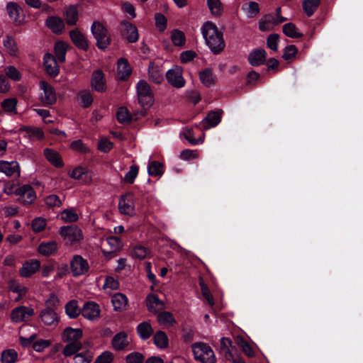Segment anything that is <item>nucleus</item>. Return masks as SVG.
<instances>
[{
    "instance_id": "1",
    "label": "nucleus",
    "mask_w": 363,
    "mask_h": 363,
    "mask_svg": "<svg viewBox=\"0 0 363 363\" xmlns=\"http://www.w3.org/2000/svg\"><path fill=\"white\" fill-rule=\"evenodd\" d=\"M201 31L206 44L213 54H219L224 50L225 44L223 33L214 23L205 22L201 26Z\"/></svg>"
},
{
    "instance_id": "2",
    "label": "nucleus",
    "mask_w": 363,
    "mask_h": 363,
    "mask_svg": "<svg viewBox=\"0 0 363 363\" xmlns=\"http://www.w3.org/2000/svg\"><path fill=\"white\" fill-rule=\"evenodd\" d=\"M91 32L96 40V45L101 50H105L111 44V38L106 26L95 21L91 26Z\"/></svg>"
},
{
    "instance_id": "3",
    "label": "nucleus",
    "mask_w": 363,
    "mask_h": 363,
    "mask_svg": "<svg viewBox=\"0 0 363 363\" xmlns=\"http://www.w3.org/2000/svg\"><path fill=\"white\" fill-rule=\"evenodd\" d=\"M194 358L202 363H216V359L211 347L203 342L195 343L192 345Z\"/></svg>"
},
{
    "instance_id": "4",
    "label": "nucleus",
    "mask_w": 363,
    "mask_h": 363,
    "mask_svg": "<svg viewBox=\"0 0 363 363\" xmlns=\"http://www.w3.org/2000/svg\"><path fill=\"white\" fill-rule=\"evenodd\" d=\"M137 93L139 103L144 108H150L153 102V94L150 85L144 80L138 82L137 84Z\"/></svg>"
},
{
    "instance_id": "5",
    "label": "nucleus",
    "mask_w": 363,
    "mask_h": 363,
    "mask_svg": "<svg viewBox=\"0 0 363 363\" xmlns=\"http://www.w3.org/2000/svg\"><path fill=\"white\" fill-rule=\"evenodd\" d=\"M60 233L65 242L69 245H74L83 238L81 229L76 225L62 227Z\"/></svg>"
},
{
    "instance_id": "6",
    "label": "nucleus",
    "mask_w": 363,
    "mask_h": 363,
    "mask_svg": "<svg viewBox=\"0 0 363 363\" xmlns=\"http://www.w3.org/2000/svg\"><path fill=\"white\" fill-rule=\"evenodd\" d=\"M118 210L121 214L133 216L135 214L134 196L131 193L122 195L118 201Z\"/></svg>"
},
{
    "instance_id": "7",
    "label": "nucleus",
    "mask_w": 363,
    "mask_h": 363,
    "mask_svg": "<svg viewBox=\"0 0 363 363\" xmlns=\"http://www.w3.org/2000/svg\"><path fill=\"white\" fill-rule=\"evenodd\" d=\"M40 90L43 94L40 96V100L44 106H50L54 104L57 101L56 93L54 88L48 82L40 81L39 82Z\"/></svg>"
},
{
    "instance_id": "8",
    "label": "nucleus",
    "mask_w": 363,
    "mask_h": 363,
    "mask_svg": "<svg viewBox=\"0 0 363 363\" xmlns=\"http://www.w3.org/2000/svg\"><path fill=\"white\" fill-rule=\"evenodd\" d=\"M0 173L8 177L18 178L21 176V167L16 160H0Z\"/></svg>"
},
{
    "instance_id": "9",
    "label": "nucleus",
    "mask_w": 363,
    "mask_h": 363,
    "mask_svg": "<svg viewBox=\"0 0 363 363\" xmlns=\"http://www.w3.org/2000/svg\"><path fill=\"white\" fill-rule=\"evenodd\" d=\"M70 267L73 275L77 277L86 274L89 265L82 256L74 255L70 262Z\"/></svg>"
},
{
    "instance_id": "10",
    "label": "nucleus",
    "mask_w": 363,
    "mask_h": 363,
    "mask_svg": "<svg viewBox=\"0 0 363 363\" xmlns=\"http://www.w3.org/2000/svg\"><path fill=\"white\" fill-rule=\"evenodd\" d=\"M34 314V310L30 307L18 306L12 310L11 319L14 323L26 321Z\"/></svg>"
},
{
    "instance_id": "11",
    "label": "nucleus",
    "mask_w": 363,
    "mask_h": 363,
    "mask_svg": "<svg viewBox=\"0 0 363 363\" xmlns=\"http://www.w3.org/2000/svg\"><path fill=\"white\" fill-rule=\"evenodd\" d=\"M17 196H18V200L23 204H30L36 199L35 191L29 184L18 186Z\"/></svg>"
},
{
    "instance_id": "12",
    "label": "nucleus",
    "mask_w": 363,
    "mask_h": 363,
    "mask_svg": "<svg viewBox=\"0 0 363 363\" xmlns=\"http://www.w3.org/2000/svg\"><path fill=\"white\" fill-rule=\"evenodd\" d=\"M166 78L168 82L177 88H182L185 84V80L182 77V69L175 67L167 72Z\"/></svg>"
},
{
    "instance_id": "13",
    "label": "nucleus",
    "mask_w": 363,
    "mask_h": 363,
    "mask_svg": "<svg viewBox=\"0 0 363 363\" xmlns=\"http://www.w3.org/2000/svg\"><path fill=\"white\" fill-rule=\"evenodd\" d=\"M120 29L122 35L129 43H135L138 41L139 35L135 26L128 21H123L121 23Z\"/></svg>"
},
{
    "instance_id": "14",
    "label": "nucleus",
    "mask_w": 363,
    "mask_h": 363,
    "mask_svg": "<svg viewBox=\"0 0 363 363\" xmlns=\"http://www.w3.org/2000/svg\"><path fill=\"white\" fill-rule=\"evenodd\" d=\"M82 314L89 320H97L100 317L99 306L93 301L86 302L82 309Z\"/></svg>"
},
{
    "instance_id": "15",
    "label": "nucleus",
    "mask_w": 363,
    "mask_h": 363,
    "mask_svg": "<svg viewBox=\"0 0 363 363\" xmlns=\"http://www.w3.org/2000/svg\"><path fill=\"white\" fill-rule=\"evenodd\" d=\"M91 86L93 90L104 92L106 89L104 74L100 69L95 70L91 75Z\"/></svg>"
},
{
    "instance_id": "16",
    "label": "nucleus",
    "mask_w": 363,
    "mask_h": 363,
    "mask_svg": "<svg viewBox=\"0 0 363 363\" xmlns=\"http://www.w3.org/2000/svg\"><path fill=\"white\" fill-rule=\"evenodd\" d=\"M83 332L80 328L68 327L62 333V340L65 342H81Z\"/></svg>"
},
{
    "instance_id": "17",
    "label": "nucleus",
    "mask_w": 363,
    "mask_h": 363,
    "mask_svg": "<svg viewBox=\"0 0 363 363\" xmlns=\"http://www.w3.org/2000/svg\"><path fill=\"white\" fill-rule=\"evenodd\" d=\"M43 64L46 70V72L51 77H56L60 72V67L54 57L50 53H46L43 57Z\"/></svg>"
},
{
    "instance_id": "18",
    "label": "nucleus",
    "mask_w": 363,
    "mask_h": 363,
    "mask_svg": "<svg viewBox=\"0 0 363 363\" xmlns=\"http://www.w3.org/2000/svg\"><path fill=\"white\" fill-rule=\"evenodd\" d=\"M223 111H211L205 118L201 121V125L203 129L208 130L218 125L221 120Z\"/></svg>"
},
{
    "instance_id": "19",
    "label": "nucleus",
    "mask_w": 363,
    "mask_h": 363,
    "mask_svg": "<svg viewBox=\"0 0 363 363\" xmlns=\"http://www.w3.org/2000/svg\"><path fill=\"white\" fill-rule=\"evenodd\" d=\"M267 60V52L263 49H255L248 56V61L252 66H260L265 63Z\"/></svg>"
},
{
    "instance_id": "20",
    "label": "nucleus",
    "mask_w": 363,
    "mask_h": 363,
    "mask_svg": "<svg viewBox=\"0 0 363 363\" xmlns=\"http://www.w3.org/2000/svg\"><path fill=\"white\" fill-rule=\"evenodd\" d=\"M40 317L42 322L47 325H55L59 321L57 314L50 307L42 310Z\"/></svg>"
},
{
    "instance_id": "21",
    "label": "nucleus",
    "mask_w": 363,
    "mask_h": 363,
    "mask_svg": "<svg viewBox=\"0 0 363 363\" xmlns=\"http://www.w3.org/2000/svg\"><path fill=\"white\" fill-rule=\"evenodd\" d=\"M146 305L150 312L157 313L164 308V303L157 296L150 294L146 297Z\"/></svg>"
},
{
    "instance_id": "22",
    "label": "nucleus",
    "mask_w": 363,
    "mask_h": 363,
    "mask_svg": "<svg viewBox=\"0 0 363 363\" xmlns=\"http://www.w3.org/2000/svg\"><path fill=\"white\" fill-rule=\"evenodd\" d=\"M40 266V262L36 259L26 262L19 269V274L23 277H29L39 269Z\"/></svg>"
},
{
    "instance_id": "23",
    "label": "nucleus",
    "mask_w": 363,
    "mask_h": 363,
    "mask_svg": "<svg viewBox=\"0 0 363 363\" xmlns=\"http://www.w3.org/2000/svg\"><path fill=\"white\" fill-rule=\"evenodd\" d=\"M164 70L161 67L155 62H150L148 69V75L150 79L156 83L160 84L163 80Z\"/></svg>"
},
{
    "instance_id": "24",
    "label": "nucleus",
    "mask_w": 363,
    "mask_h": 363,
    "mask_svg": "<svg viewBox=\"0 0 363 363\" xmlns=\"http://www.w3.org/2000/svg\"><path fill=\"white\" fill-rule=\"evenodd\" d=\"M130 342V338L125 332L117 333L112 339L111 344L113 347L116 350H124Z\"/></svg>"
},
{
    "instance_id": "25",
    "label": "nucleus",
    "mask_w": 363,
    "mask_h": 363,
    "mask_svg": "<svg viewBox=\"0 0 363 363\" xmlns=\"http://www.w3.org/2000/svg\"><path fill=\"white\" fill-rule=\"evenodd\" d=\"M69 36L72 43L79 48L86 50L89 48L88 42L85 36L77 29L69 32Z\"/></svg>"
},
{
    "instance_id": "26",
    "label": "nucleus",
    "mask_w": 363,
    "mask_h": 363,
    "mask_svg": "<svg viewBox=\"0 0 363 363\" xmlns=\"http://www.w3.org/2000/svg\"><path fill=\"white\" fill-rule=\"evenodd\" d=\"M46 26L55 34H60L65 30V23L62 18L57 16L49 17L46 20Z\"/></svg>"
},
{
    "instance_id": "27",
    "label": "nucleus",
    "mask_w": 363,
    "mask_h": 363,
    "mask_svg": "<svg viewBox=\"0 0 363 363\" xmlns=\"http://www.w3.org/2000/svg\"><path fill=\"white\" fill-rule=\"evenodd\" d=\"M71 178L82 181L84 184H89L91 181V176L89 172L82 167H77L74 169L70 173Z\"/></svg>"
},
{
    "instance_id": "28",
    "label": "nucleus",
    "mask_w": 363,
    "mask_h": 363,
    "mask_svg": "<svg viewBox=\"0 0 363 363\" xmlns=\"http://www.w3.org/2000/svg\"><path fill=\"white\" fill-rule=\"evenodd\" d=\"M111 302L115 311H122L126 308L128 299L125 294L116 293L112 296Z\"/></svg>"
},
{
    "instance_id": "29",
    "label": "nucleus",
    "mask_w": 363,
    "mask_h": 363,
    "mask_svg": "<svg viewBox=\"0 0 363 363\" xmlns=\"http://www.w3.org/2000/svg\"><path fill=\"white\" fill-rule=\"evenodd\" d=\"M44 155L48 161L55 167H61L63 166V162L59 153L50 148L44 150Z\"/></svg>"
},
{
    "instance_id": "30",
    "label": "nucleus",
    "mask_w": 363,
    "mask_h": 363,
    "mask_svg": "<svg viewBox=\"0 0 363 363\" xmlns=\"http://www.w3.org/2000/svg\"><path fill=\"white\" fill-rule=\"evenodd\" d=\"M65 16L67 23L69 26H74L79 18L78 11L75 6H69L65 11Z\"/></svg>"
},
{
    "instance_id": "31",
    "label": "nucleus",
    "mask_w": 363,
    "mask_h": 363,
    "mask_svg": "<svg viewBox=\"0 0 363 363\" xmlns=\"http://www.w3.org/2000/svg\"><path fill=\"white\" fill-rule=\"evenodd\" d=\"M57 250V244L55 241L42 242L38 247L39 253L45 256H49Z\"/></svg>"
},
{
    "instance_id": "32",
    "label": "nucleus",
    "mask_w": 363,
    "mask_h": 363,
    "mask_svg": "<svg viewBox=\"0 0 363 363\" xmlns=\"http://www.w3.org/2000/svg\"><path fill=\"white\" fill-rule=\"evenodd\" d=\"M206 3L212 16L219 17L223 14V6L220 0H206Z\"/></svg>"
},
{
    "instance_id": "33",
    "label": "nucleus",
    "mask_w": 363,
    "mask_h": 363,
    "mask_svg": "<svg viewBox=\"0 0 363 363\" xmlns=\"http://www.w3.org/2000/svg\"><path fill=\"white\" fill-rule=\"evenodd\" d=\"M131 73V68L127 60L121 58L118 61V75L123 79Z\"/></svg>"
},
{
    "instance_id": "34",
    "label": "nucleus",
    "mask_w": 363,
    "mask_h": 363,
    "mask_svg": "<svg viewBox=\"0 0 363 363\" xmlns=\"http://www.w3.org/2000/svg\"><path fill=\"white\" fill-rule=\"evenodd\" d=\"M65 312L70 318H75L82 313V309L76 300H71L65 305Z\"/></svg>"
},
{
    "instance_id": "35",
    "label": "nucleus",
    "mask_w": 363,
    "mask_h": 363,
    "mask_svg": "<svg viewBox=\"0 0 363 363\" xmlns=\"http://www.w3.org/2000/svg\"><path fill=\"white\" fill-rule=\"evenodd\" d=\"M320 4V0H303V10L308 16H311Z\"/></svg>"
},
{
    "instance_id": "36",
    "label": "nucleus",
    "mask_w": 363,
    "mask_h": 363,
    "mask_svg": "<svg viewBox=\"0 0 363 363\" xmlns=\"http://www.w3.org/2000/svg\"><path fill=\"white\" fill-rule=\"evenodd\" d=\"M7 12L9 15V17L16 22L21 21V14L22 13L21 9L20 6L13 2H9L6 6Z\"/></svg>"
},
{
    "instance_id": "37",
    "label": "nucleus",
    "mask_w": 363,
    "mask_h": 363,
    "mask_svg": "<svg viewBox=\"0 0 363 363\" xmlns=\"http://www.w3.org/2000/svg\"><path fill=\"white\" fill-rule=\"evenodd\" d=\"M9 288L12 292L18 294V296L15 298L16 301H18L28 291L26 287L21 286L15 280H11L9 282Z\"/></svg>"
},
{
    "instance_id": "38",
    "label": "nucleus",
    "mask_w": 363,
    "mask_h": 363,
    "mask_svg": "<svg viewBox=\"0 0 363 363\" xmlns=\"http://www.w3.org/2000/svg\"><path fill=\"white\" fill-rule=\"evenodd\" d=\"M137 332L141 339L147 340L152 335L153 330L150 323L143 322L138 325Z\"/></svg>"
},
{
    "instance_id": "39",
    "label": "nucleus",
    "mask_w": 363,
    "mask_h": 363,
    "mask_svg": "<svg viewBox=\"0 0 363 363\" xmlns=\"http://www.w3.org/2000/svg\"><path fill=\"white\" fill-rule=\"evenodd\" d=\"M171 40L174 46L183 47L186 43V36L183 31L174 29L171 33Z\"/></svg>"
},
{
    "instance_id": "40",
    "label": "nucleus",
    "mask_w": 363,
    "mask_h": 363,
    "mask_svg": "<svg viewBox=\"0 0 363 363\" xmlns=\"http://www.w3.org/2000/svg\"><path fill=\"white\" fill-rule=\"evenodd\" d=\"M182 135L184 138L189 141V143L194 145L203 143L204 141V133H203L198 139H196L194 137L193 128H186L184 129Z\"/></svg>"
},
{
    "instance_id": "41",
    "label": "nucleus",
    "mask_w": 363,
    "mask_h": 363,
    "mask_svg": "<svg viewBox=\"0 0 363 363\" xmlns=\"http://www.w3.org/2000/svg\"><path fill=\"white\" fill-rule=\"evenodd\" d=\"M242 9L245 13L247 18H250L255 17L259 12V4L255 1H250L249 4L244 5Z\"/></svg>"
},
{
    "instance_id": "42",
    "label": "nucleus",
    "mask_w": 363,
    "mask_h": 363,
    "mask_svg": "<svg viewBox=\"0 0 363 363\" xmlns=\"http://www.w3.org/2000/svg\"><path fill=\"white\" fill-rule=\"evenodd\" d=\"M157 321L160 324L166 326H172L175 323L173 315L168 311H163L157 315Z\"/></svg>"
},
{
    "instance_id": "43",
    "label": "nucleus",
    "mask_w": 363,
    "mask_h": 363,
    "mask_svg": "<svg viewBox=\"0 0 363 363\" xmlns=\"http://www.w3.org/2000/svg\"><path fill=\"white\" fill-rule=\"evenodd\" d=\"M284 33L292 38H299L303 36V34L298 31L296 26L292 23H288L283 26Z\"/></svg>"
},
{
    "instance_id": "44",
    "label": "nucleus",
    "mask_w": 363,
    "mask_h": 363,
    "mask_svg": "<svg viewBox=\"0 0 363 363\" xmlns=\"http://www.w3.org/2000/svg\"><path fill=\"white\" fill-rule=\"evenodd\" d=\"M199 77L202 84L206 86H211L215 84V78L212 71L206 69L199 73Z\"/></svg>"
},
{
    "instance_id": "45",
    "label": "nucleus",
    "mask_w": 363,
    "mask_h": 363,
    "mask_svg": "<svg viewBox=\"0 0 363 363\" xmlns=\"http://www.w3.org/2000/svg\"><path fill=\"white\" fill-rule=\"evenodd\" d=\"M17 101L14 99H7L1 102V107L4 112L9 114H16Z\"/></svg>"
},
{
    "instance_id": "46",
    "label": "nucleus",
    "mask_w": 363,
    "mask_h": 363,
    "mask_svg": "<svg viewBox=\"0 0 363 363\" xmlns=\"http://www.w3.org/2000/svg\"><path fill=\"white\" fill-rule=\"evenodd\" d=\"M82 347V342H67L62 350V354L65 357H69L77 353Z\"/></svg>"
},
{
    "instance_id": "47",
    "label": "nucleus",
    "mask_w": 363,
    "mask_h": 363,
    "mask_svg": "<svg viewBox=\"0 0 363 363\" xmlns=\"http://www.w3.org/2000/svg\"><path fill=\"white\" fill-rule=\"evenodd\" d=\"M220 346L225 359L230 360L233 358V353L230 351L232 341L228 337H222L220 339Z\"/></svg>"
},
{
    "instance_id": "48",
    "label": "nucleus",
    "mask_w": 363,
    "mask_h": 363,
    "mask_svg": "<svg viewBox=\"0 0 363 363\" xmlns=\"http://www.w3.org/2000/svg\"><path fill=\"white\" fill-rule=\"evenodd\" d=\"M60 218L62 220L67 223L76 222L79 219L78 214L72 209H65L60 213Z\"/></svg>"
},
{
    "instance_id": "49",
    "label": "nucleus",
    "mask_w": 363,
    "mask_h": 363,
    "mask_svg": "<svg viewBox=\"0 0 363 363\" xmlns=\"http://www.w3.org/2000/svg\"><path fill=\"white\" fill-rule=\"evenodd\" d=\"M67 45L62 42H57L55 45V54L60 62H65Z\"/></svg>"
},
{
    "instance_id": "50",
    "label": "nucleus",
    "mask_w": 363,
    "mask_h": 363,
    "mask_svg": "<svg viewBox=\"0 0 363 363\" xmlns=\"http://www.w3.org/2000/svg\"><path fill=\"white\" fill-rule=\"evenodd\" d=\"M3 44L6 51L12 56H16L18 48L13 39L6 36L3 40Z\"/></svg>"
},
{
    "instance_id": "51",
    "label": "nucleus",
    "mask_w": 363,
    "mask_h": 363,
    "mask_svg": "<svg viewBox=\"0 0 363 363\" xmlns=\"http://www.w3.org/2000/svg\"><path fill=\"white\" fill-rule=\"evenodd\" d=\"M150 252V251L148 248L142 245H136L133 249L132 256L134 258L143 259L147 257Z\"/></svg>"
},
{
    "instance_id": "52",
    "label": "nucleus",
    "mask_w": 363,
    "mask_h": 363,
    "mask_svg": "<svg viewBox=\"0 0 363 363\" xmlns=\"http://www.w3.org/2000/svg\"><path fill=\"white\" fill-rule=\"evenodd\" d=\"M17 359V352L13 350H6L2 352L1 363H14Z\"/></svg>"
},
{
    "instance_id": "53",
    "label": "nucleus",
    "mask_w": 363,
    "mask_h": 363,
    "mask_svg": "<svg viewBox=\"0 0 363 363\" xmlns=\"http://www.w3.org/2000/svg\"><path fill=\"white\" fill-rule=\"evenodd\" d=\"M154 342L160 348H165L168 345V338L162 331H157L154 336Z\"/></svg>"
},
{
    "instance_id": "54",
    "label": "nucleus",
    "mask_w": 363,
    "mask_h": 363,
    "mask_svg": "<svg viewBox=\"0 0 363 363\" xmlns=\"http://www.w3.org/2000/svg\"><path fill=\"white\" fill-rule=\"evenodd\" d=\"M44 201L46 206L50 208L60 207L62 204V200L56 194L47 196Z\"/></svg>"
},
{
    "instance_id": "55",
    "label": "nucleus",
    "mask_w": 363,
    "mask_h": 363,
    "mask_svg": "<svg viewBox=\"0 0 363 363\" xmlns=\"http://www.w3.org/2000/svg\"><path fill=\"white\" fill-rule=\"evenodd\" d=\"M138 171L139 168L137 165H131L128 172L125 174L123 181L128 184H133L138 174Z\"/></svg>"
},
{
    "instance_id": "56",
    "label": "nucleus",
    "mask_w": 363,
    "mask_h": 363,
    "mask_svg": "<svg viewBox=\"0 0 363 363\" xmlns=\"http://www.w3.org/2000/svg\"><path fill=\"white\" fill-rule=\"evenodd\" d=\"M117 119L121 123H128L131 120V116L128 110L125 107H121L117 111Z\"/></svg>"
},
{
    "instance_id": "57",
    "label": "nucleus",
    "mask_w": 363,
    "mask_h": 363,
    "mask_svg": "<svg viewBox=\"0 0 363 363\" xmlns=\"http://www.w3.org/2000/svg\"><path fill=\"white\" fill-rule=\"evenodd\" d=\"M80 104L84 108L90 106L93 102V98L91 93L88 91H83L79 93Z\"/></svg>"
},
{
    "instance_id": "58",
    "label": "nucleus",
    "mask_w": 363,
    "mask_h": 363,
    "mask_svg": "<svg viewBox=\"0 0 363 363\" xmlns=\"http://www.w3.org/2000/svg\"><path fill=\"white\" fill-rule=\"evenodd\" d=\"M199 285L201 286V290L203 296L205 298V299L206 300V301L208 302V303L210 306H213L214 305L213 297L211 293L210 292L208 286L204 284V282L203 281L202 279H200Z\"/></svg>"
},
{
    "instance_id": "59",
    "label": "nucleus",
    "mask_w": 363,
    "mask_h": 363,
    "mask_svg": "<svg viewBox=\"0 0 363 363\" xmlns=\"http://www.w3.org/2000/svg\"><path fill=\"white\" fill-rule=\"evenodd\" d=\"M162 167L161 163L153 161L147 167V172L150 175L159 176L162 173Z\"/></svg>"
},
{
    "instance_id": "60",
    "label": "nucleus",
    "mask_w": 363,
    "mask_h": 363,
    "mask_svg": "<svg viewBox=\"0 0 363 363\" xmlns=\"http://www.w3.org/2000/svg\"><path fill=\"white\" fill-rule=\"evenodd\" d=\"M199 157L198 151L194 150H184L180 152L179 157L182 160L189 161Z\"/></svg>"
},
{
    "instance_id": "61",
    "label": "nucleus",
    "mask_w": 363,
    "mask_h": 363,
    "mask_svg": "<svg viewBox=\"0 0 363 363\" xmlns=\"http://www.w3.org/2000/svg\"><path fill=\"white\" fill-rule=\"evenodd\" d=\"M113 360V353L109 351H105L96 357L94 363H111Z\"/></svg>"
},
{
    "instance_id": "62",
    "label": "nucleus",
    "mask_w": 363,
    "mask_h": 363,
    "mask_svg": "<svg viewBox=\"0 0 363 363\" xmlns=\"http://www.w3.org/2000/svg\"><path fill=\"white\" fill-rule=\"evenodd\" d=\"M46 226V220L43 218H36L32 222V229L34 232L43 231Z\"/></svg>"
},
{
    "instance_id": "63",
    "label": "nucleus",
    "mask_w": 363,
    "mask_h": 363,
    "mask_svg": "<svg viewBox=\"0 0 363 363\" xmlns=\"http://www.w3.org/2000/svg\"><path fill=\"white\" fill-rule=\"evenodd\" d=\"M297 52H298V50H297L296 47L294 45H291L289 46H286L284 48V54H283L282 57L286 60H291L295 57Z\"/></svg>"
},
{
    "instance_id": "64",
    "label": "nucleus",
    "mask_w": 363,
    "mask_h": 363,
    "mask_svg": "<svg viewBox=\"0 0 363 363\" xmlns=\"http://www.w3.org/2000/svg\"><path fill=\"white\" fill-rule=\"evenodd\" d=\"M144 357L139 352H133L129 354L126 357V363H143Z\"/></svg>"
}]
</instances>
